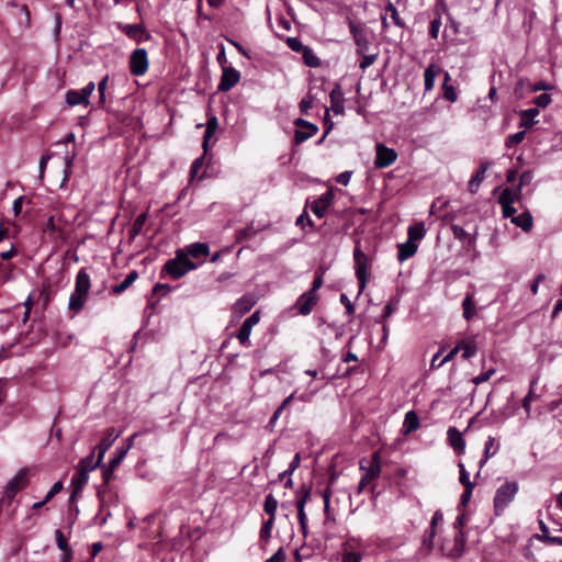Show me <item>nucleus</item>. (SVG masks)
I'll use <instances>...</instances> for the list:
<instances>
[{
	"instance_id": "e433bc0d",
	"label": "nucleus",
	"mask_w": 562,
	"mask_h": 562,
	"mask_svg": "<svg viewBox=\"0 0 562 562\" xmlns=\"http://www.w3.org/2000/svg\"><path fill=\"white\" fill-rule=\"evenodd\" d=\"M120 26L131 38L135 40L137 43L140 42V24H124Z\"/></svg>"
},
{
	"instance_id": "f3484780",
	"label": "nucleus",
	"mask_w": 562,
	"mask_h": 562,
	"mask_svg": "<svg viewBox=\"0 0 562 562\" xmlns=\"http://www.w3.org/2000/svg\"><path fill=\"white\" fill-rule=\"evenodd\" d=\"M448 440L453 450L461 454L465 450V441L462 437V434L456 428L450 427L447 431Z\"/></svg>"
},
{
	"instance_id": "a18cd8bd",
	"label": "nucleus",
	"mask_w": 562,
	"mask_h": 562,
	"mask_svg": "<svg viewBox=\"0 0 562 562\" xmlns=\"http://www.w3.org/2000/svg\"><path fill=\"white\" fill-rule=\"evenodd\" d=\"M313 104H314V97L311 94V91H310L307 93V95L305 98H303L299 103L301 113L307 114L308 110L313 106Z\"/></svg>"
},
{
	"instance_id": "4be33fe9",
	"label": "nucleus",
	"mask_w": 562,
	"mask_h": 562,
	"mask_svg": "<svg viewBox=\"0 0 562 562\" xmlns=\"http://www.w3.org/2000/svg\"><path fill=\"white\" fill-rule=\"evenodd\" d=\"M417 251V245L409 240L398 245L397 259L400 262H404L408 258L413 257Z\"/></svg>"
},
{
	"instance_id": "473e14b6",
	"label": "nucleus",
	"mask_w": 562,
	"mask_h": 562,
	"mask_svg": "<svg viewBox=\"0 0 562 562\" xmlns=\"http://www.w3.org/2000/svg\"><path fill=\"white\" fill-rule=\"evenodd\" d=\"M451 79L450 75L448 71L445 72V80H443V83H442V89H443V98L449 100L450 102H456L457 99H458V94L454 90V88L449 85V80Z\"/></svg>"
},
{
	"instance_id": "f03ea898",
	"label": "nucleus",
	"mask_w": 562,
	"mask_h": 562,
	"mask_svg": "<svg viewBox=\"0 0 562 562\" xmlns=\"http://www.w3.org/2000/svg\"><path fill=\"white\" fill-rule=\"evenodd\" d=\"M518 483L515 481H506L495 492L493 499L496 515H501L504 509L514 501L518 492Z\"/></svg>"
},
{
	"instance_id": "c85d7f7f",
	"label": "nucleus",
	"mask_w": 562,
	"mask_h": 562,
	"mask_svg": "<svg viewBox=\"0 0 562 562\" xmlns=\"http://www.w3.org/2000/svg\"><path fill=\"white\" fill-rule=\"evenodd\" d=\"M405 432H413L419 428V419L415 411H409L405 414L404 424Z\"/></svg>"
},
{
	"instance_id": "c756f323",
	"label": "nucleus",
	"mask_w": 562,
	"mask_h": 562,
	"mask_svg": "<svg viewBox=\"0 0 562 562\" xmlns=\"http://www.w3.org/2000/svg\"><path fill=\"white\" fill-rule=\"evenodd\" d=\"M100 462H101V460H99V457L95 459L94 453L92 452L89 456L81 459L79 461L77 468L80 470L90 472V471L94 470L99 465Z\"/></svg>"
},
{
	"instance_id": "13d9d810",
	"label": "nucleus",
	"mask_w": 562,
	"mask_h": 562,
	"mask_svg": "<svg viewBox=\"0 0 562 562\" xmlns=\"http://www.w3.org/2000/svg\"><path fill=\"white\" fill-rule=\"evenodd\" d=\"M376 59V55L373 54V55H363L360 64H359V67L361 69H367L368 67H370Z\"/></svg>"
},
{
	"instance_id": "58836bf2",
	"label": "nucleus",
	"mask_w": 562,
	"mask_h": 562,
	"mask_svg": "<svg viewBox=\"0 0 562 562\" xmlns=\"http://www.w3.org/2000/svg\"><path fill=\"white\" fill-rule=\"evenodd\" d=\"M250 334H251V328L241 324L236 337L243 346L248 347V346H250V342H249Z\"/></svg>"
},
{
	"instance_id": "423d86ee",
	"label": "nucleus",
	"mask_w": 562,
	"mask_h": 562,
	"mask_svg": "<svg viewBox=\"0 0 562 562\" xmlns=\"http://www.w3.org/2000/svg\"><path fill=\"white\" fill-rule=\"evenodd\" d=\"M349 29L357 46V53L363 55L370 46L367 27L362 24L355 23L352 20H349Z\"/></svg>"
},
{
	"instance_id": "a19ab883",
	"label": "nucleus",
	"mask_w": 562,
	"mask_h": 562,
	"mask_svg": "<svg viewBox=\"0 0 562 562\" xmlns=\"http://www.w3.org/2000/svg\"><path fill=\"white\" fill-rule=\"evenodd\" d=\"M55 538H56V543H57L58 549L61 550L64 552V554L65 553L71 554V551L67 543V540H66L64 533L61 532V530L57 529L55 531Z\"/></svg>"
},
{
	"instance_id": "864d4df0",
	"label": "nucleus",
	"mask_w": 562,
	"mask_h": 562,
	"mask_svg": "<svg viewBox=\"0 0 562 562\" xmlns=\"http://www.w3.org/2000/svg\"><path fill=\"white\" fill-rule=\"evenodd\" d=\"M460 468V483L467 487V486H474V483L470 481L469 473L467 472L464 465L462 463L459 464Z\"/></svg>"
},
{
	"instance_id": "aec40b11",
	"label": "nucleus",
	"mask_w": 562,
	"mask_h": 562,
	"mask_svg": "<svg viewBox=\"0 0 562 562\" xmlns=\"http://www.w3.org/2000/svg\"><path fill=\"white\" fill-rule=\"evenodd\" d=\"M138 279V271L132 270L128 272V274L124 278L123 281L114 285L111 290V292L115 295L122 294L124 291H126L136 280Z\"/></svg>"
},
{
	"instance_id": "39448f33",
	"label": "nucleus",
	"mask_w": 562,
	"mask_h": 562,
	"mask_svg": "<svg viewBox=\"0 0 562 562\" xmlns=\"http://www.w3.org/2000/svg\"><path fill=\"white\" fill-rule=\"evenodd\" d=\"M94 89L95 85L91 81L80 90H68L65 95V101L69 106L80 104L87 106L90 104L89 97L94 91Z\"/></svg>"
},
{
	"instance_id": "2f4dec72",
	"label": "nucleus",
	"mask_w": 562,
	"mask_h": 562,
	"mask_svg": "<svg viewBox=\"0 0 562 562\" xmlns=\"http://www.w3.org/2000/svg\"><path fill=\"white\" fill-rule=\"evenodd\" d=\"M301 54L306 66L316 68L321 65V59L314 54L311 47L305 46Z\"/></svg>"
},
{
	"instance_id": "f257e3e1",
	"label": "nucleus",
	"mask_w": 562,
	"mask_h": 562,
	"mask_svg": "<svg viewBox=\"0 0 562 562\" xmlns=\"http://www.w3.org/2000/svg\"><path fill=\"white\" fill-rule=\"evenodd\" d=\"M91 288L90 277L85 268L80 269L76 276L75 291L70 294L68 307L74 312L80 311Z\"/></svg>"
},
{
	"instance_id": "49530a36",
	"label": "nucleus",
	"mask_w": 562,
	"mask_h": 562,
	"mask_svg": "<svg viewBox=\"0 0 562 562\" xmlns=\"http://www.w3.org/2000/svg\"><path fill=\"white\" fill-rule=\"evenodd\" d=\"M285 43L293 52L296 53H301L305 47V45L297 37H286Z\"/></svg>"
},
{
	"instance_id": "7c9ffc66",
	"label": "nucleus",
	"mask_w": 562,
	"mask_h": 562,
	"mask_svg": "<svg viewBox=\"0 0 562 562\" xmlns=\"http://www.w3.org/2000/svg\"><path fill=\"white\" fill-rule=\"evenodd\" d=\"M539 114V109L530 108L520 112V126L530 127L533 125V119Z\"/></svg>"
},
{
	"instance_id": "c9c22d12",
	"label": "nucleus",
	"mask_w": 562,
	"mask_h": 562,
	"mask_svg": "<svg viewBox=\"0 0 562 562\" xmlns=\"http://www.w3.org/2000/svg\"><path fill=\"white\" fill-rule=\"evenodd\" d=\"M277 508L278 501L274 498L272 494L267 495L263 503V509L270 516V519H274Z\"/></svg>"
},
{
	"instance_id": "5fc2aeb1",
	"label": "nucleus",
	"mask_w": 562,
	"mask_h": 562,
	"mask_svg": "<svg viewBox=\"0 0 562 562\" xmlns=\"http://www.w3.org/2000/svg\"><path fill=\"white\" fill-rule=\"evenodd\" d=\"M63 490V482H55L50 490L47 492L44 502H49L57 493Z\"/></svg>"
},
{
	"instance_id": "ea45409f",
	"label": "nucleus",
	"mask_w": 562,
	"mask_h": 562,
	"mask_svg": "<svg viewBox=\"0 0 562 562\" xmlns=\"http://www.w3.org/2000/svg\"><path fill=\"white\" fill-rule=\"evenodd\" d=\"M274 519H268L262 524V527L259 532V537L263 541H268L271 537V530L273 528Z\"/></svg>"
},
{
	"instance_id": "6e6552de",
	"label": "nucleus",
	"mask_w": 562,
	"mask_h": 562,
	"mask_svg": "<svg viewBox=\"0 0 562 562\" xmlns=\"http://www.w3.org/2000/svg\"><path fill=\"white\" fill-rule=\"evenodd\" d=\"M294 124L297 127L294 134V143L296 145L302 144L303 142L307 140L318 132V127L316 124L303 119H296L294 121Z\"/></svg>"
},
{
	"instance_id": "ddd939ff",
	"label": "nucleus",
	"mask_w": 562,
	"mask_h": 562,
	"mask_svg": "<svg viewBox=\"0 0 562 562\" xmlns=\"http://www.w3.org/2000/svg\"><path fill=\"white\" fill-rule=\"evenodd\" d=\"M334 200V194L330 190L326 191L318 199H316L311 205L312 212L319 218H322L327 209L331 205Z\"/></svg>"
},
{
	"instance_id": "6e6d98bb",
	"label": "nucleus",
	"mask_w": 562,
	"mask_h": 562,
	"mask_svg": "<svg viewBox=\"0 0 562 562\" xmlns=\"http://www.w3.org/2000/svg\"><path fill=\"white\" fill-rule=\"evenodd\" d=\"M259 319H260V313H259L258 311H256V312H255V313H252L249 317H247V318L243 322V324H244L245 326H248L249 328H251V329H252V327H254L255 325H257V324H258Z\"/></svg>"
},
{
	"instance_id": "09e8293b",
	"label": "nucleus",
	"mask_w": 562,
	"mask_h": 562,
	"mask_svg": "<svg viewBox=\"0 0 562 562\" xmlns=\"http://www.w3.org/2000/svg\"><path fill=\"white\" fill-rule=\"evenodd\" d=\"M43 231H44V233L49 234V235H55L58 232V227L55 224V218L53 215L49 216L47 218V221L45 222Z\"/></svg>"
},
{
	"instance_id": "b1692460",
	"label": "nucleus",
	"mask_w": 562,
	"mask_h": 562,
	"mask_svg": "<svg viewBox=\"0 0 562 562\" xmlns=\"http://www.w3.org/2000/svg\"><path fill=\"white\" fill-rule=\"evenodd\" d=\"M512 223L520 227L522 231L529 232L532 228L533 221L531 214L527 211L512 217Z\"/></svg>"
},
{
	"instance_id": "c03bdc74",
	"label": "nucleus",
	"mask_w": 562,
	"mask_h": 562,
	"mask_svg": "<svg viewBox=\"0 0 562 562\" xmlns=\"http://www.w3.org/2000/svg\"><path fill=\"white\" fill-rule=\"evenodd\" d=\"M525 135H526V133L524 131H520V132H517L515 134L507 136V138L505 140L506 147L509 148L514 145L521 143L525 138Z\"/></svg>"
},
{
	"instance_id": "72a5a7b5",
	"label": "nucleus",
	"mask_w": 562,
	"mask_h": 562,
	"mask_svg": "<svg viewBox=\"0 0 562 562\" xmlns=\"http://www.w3.org/2000/svg\"><path fill=\"white\" fill-rule=\"evenodd\" d=\"M462 307H463V317L467 321H470L475 315V312H476L475 311V304H474V301L472 299V295L468 294L463 299Z\"/></svg>"
},
{
	"instance_id": "603ef678",
	"label": "nucleus",
	"mask_w": 562,
	"mask_h": 562,
	"mask_svg": "<svg viewBox=\"0 0 562 562\" xmlns=\"http://www.w3.org/2000/svg\"><path fill=\"white\" fill-rule=\"evenodd\" d=\"M441 26V20L440 18H436L430 22L429 25V35L431 38H437L439 34V30Z\"/></svg>"
},
{
	"instance_id": "412c9836",
	"label": "nucleus",
	"mask_w": 562,
	"mask_h": 562,
	"mask_svg": "<svg viewBox=\"0 0 562 562\" xmlns=\"http://www.w3.org/2000/svg\"><path fill=\"white\" fill-rule=\"evenodd\" d=\"M128 449L130 446L117 448L116 456L110 461V469L103 471V479L105 483L110 481L112 470L121 463Z\"/></svg>"
},
{
	"instance_id": "338daca9",
	"label": "nucleus",
	"mask_w": 562,
	"mask_h": 562,
	"mask_svg": "<svg viewBox=\"0 0 562 562\" xmlns=\"http://www.w3.org/2000/svg\"><path fill=\"white\" fill-rule=\"evenodd\" d=\"M330 110L335 114H342L345 111L344 100L330 102Z\"/></svg>"
},
{
	"instance_id": "774afa93",
	"label": "nucleus",
	"mask_w": 562,
	"mask_h": 562,
	"mask_svg": "<svg viewBox=\"0 0 562 562\" xmlns=\"http://www.w3.org/2000/svg\"><path fill=\"white\" fill-rule=\"evenodd\" d=\"M539 526H540V530H541L540 539H541L542 541L548 542V541H549V538H551V537H552V536L550 535V531H549L548 526H547L543 521H540V522H539Z\"/></svg>"
},
{
	"instance_id": "2eb2a0df",
	"label": "nucleus",
	"mask_w": 562,
	"mask_h": 562,
	"mask_svg": "<svg viewBox=\"0 0 562 562\" xmlns=\"http://www.w3.org/2000/svg\"><path fill=\"white\" fill-rule=\"evenodd\" d=\"M360 469L364 471L362 477L366 480L372 481L376 479L381 473V462H380V453L374 452L372 454L370 464L368 468H364L362 464L360 465Z\"/></svg>"
},
{
	"instance_id": "bb28decb",
	"label": "nucleus",
	"mask_w": 562,
	"mask_h": 562,
	"mask_svg": "<svg viewBox=\"0 0 562 562\" xmlns=\"http://www.w3.org/2000/svg\"><path fill=\"white\" fill-rule=\"evenodd\" d=\"M407 234L408 240L412 243L423 239L424 236L426 235L425 224L423 222H419L411 225L408 227Z\"/></svg>"
},
{
	"instance_id": "de8ad7c7",
	"label": "nucleus",
	"mask_w": 562,
	"mask_h": 562,
	"mask_svg": "<svg viewBox=\"0 0 562 562\" xmlns=\"http://www.w3.org/2000/svg\"><path fill=\"white\" fill-rule=\"evenodd\" d=\"M300 462H301V457L299 453H296L294 456V458L292 459L290 465L288 467V470H285L284 472H282L280 474V477L283 479L285 475H290L292 474L300 465Z\"/></svg>"
},
{
	"instance_id": "a211bd4d",
	"label": "nucleus",
	"mask_w": 562,
	"mask_h": 562,
	"mask_svg": "<svg viewBox=\"0 0 562 562\" xmlns=\"http://www.w3.org/2000/svg\"><path fill=\"white\" fill-rule=\"evenodd\" d=\"M490 167V162H482L475 175L470 179L468 188L469 191L474 194L477 192L481 183L485 179V173Z\"/></svg>"
},
{
	"instance_id": "052dcab7",
	"label": "nucleus",
	"mask_w": 562,
	"mask_h": 562,
	"mask_svg": "<svg viewBox=\"0 0 562 562\" xmlns=\"http://www.w3.org/2000/svg\"><path fill=\"white\" fill-rule=\"evenodd\" d=\"M340 302L345 305L347 314L348 315H352L353 312H355V306L350 302V300L347 296V294H345V293L340 294Z\"/></svg>"
},
{
	"instance_id": "393cba45",
	"label": "nucleus",
	"mask_w": 562,
	"mask_h": 562,
	"mask_svg": "<svg viewBox=\"0 0 562 562\" xmlns=\"http://www.w3.org/2000/svg\"><path fill=\"white\" fill-rule=\"evenodd\" d=\"M209 245L205 243H195L191 244L187 247V256L190 255L191 257L199 259L201 257H205L209 255Z\"/></svg>"
},
{
	"instance_id": "4468645a",
	"label": "nucleus",
	"mask_w": 562,
	"mask_h": 562,
	"mask_svg": "<svg viewBox=\"0 0 562 562\" xmlns=\"http://www.w3.org/2000/svg\"><path fill=\"white\" fill-rule=\"evenodd\" d=\"M89 481V472L85 470H80L77 468L76 473L71 477V487L72 492L70 495V501H74L78 497Z\"/></svg>"
},
{
	"instance_id": "dca6fc26",
	"label": "nucleus",
	"mask_w": 562,
	"mask_h": 562,
	"mask_svg": "<svg viewBox=\"0 0 562 562\" xmlns=\"http://www.w3.org/2000/svg\"><path fill=\"white\" fill-rule=\"evenodd\" d=\"M120 432L116 431L115 428H109L106 430L105 436L101 439L100 443L95 447L99 454V460L103 459L104 453L108 449L113 445V442L119 438Z\"/></svg>"
},
{
	"instance_id": "1a4fd4ad",
	"label": "nucleus",
	"mask_w": 562,
	"mask_h": 562,
	"mask_svg": "<svg viewBox=\"0 0 562 562\" xmlns=\"http://www.w3.org/2000/svg\"><path fill=\"white\" fill-rule=\"evenodd\" d=\"M397 158V153L390 147L379 143L375 146V160L374 165L376 168H386L391 166Z\"/></svg>"
},
{
	"instance_id": "0eeeda50",
	"label": "nucleus",
	"mask_w": 562,
	"mask_h": 562,
	"mask_svg": "<svg viewBox=\"0 0 562 562\" xmlns=\"http://www.w3.org/2000/svg\"><path fill=\"white\" fill-rule=\"evenodd\" d=\"M29 483V471L21 469L5 485V496L10 499L23 490Z\"/></svg>"
},
{
	"instance_id": "9d476101",
	"label": "nucleus",
	"mask_w": 562,
	"mask_h": 562,
	"mask_svg": "<svg viewBox=\"0 0 562 562\" xmlns=\"http://www.w3.org/2000/svg\"><path fill=\"white\" fill-rule=\"evenodd\" d=\"M240 79V74L233 67H223L222 77L217 86L218 91H229Z\"/></svg>"
},
{
	"instance_id": "7ed1b4c3",
	"label": "nucleus",
	"mask_w": 562,
	"mask_h": 562,
	"mask_svg": "<svg viewBox=\"0 0 562 562\" xmlns=\"http://www.w3.org/2000/svg\"><path fill=\"white\" fill-rule=\"evenodd\" d=\"M196 268V265L189 259L182 250H178L173 259L168 260L164 266V271L173 279H179L188 271Z\"/></svg>"
},
{
	"instance_id": "680f3d73",
	"label": "nucleus",
	"mask_w": 562,
	"mask_h": 562,
	"mask_svg": "<svg viewBox=\"0 0 562 562\" xmlns=\"http://www.w3.org/2000/svg\"><path fill=\"white\" fill-rule=\"evenodd\" d=\"M285 553L283 548H279L266 562H284Z\"/></svg>"
},
{
	"instance_id": "bf43d9fd",
	"label": "nucleus",
	"mask_w": 562,
	"mask_h": 562,
	"mask_svg": "<svg viewBox=\"0 0 562 562\" xmlns=\"http://www.w3.org/2000/svg\"><path fill=\"white\" fill-rule=\"evenodd\" d=\"M330 102L344 100V93L341 87L336 85L335 88L329 93Z\"/></svg>"
},
{
	"instance_id": "f8f14e48",
	"label": "nucleus",
	"mask_w": 562,
	"mask_h": 562,
	"mask_svg": "<svg viewBox=\"0 0 562 562\" xmlns=\"http://www.w3.org/2000/svg\"><path fill=\"white\" fill-rule=\"evenodd\" d=\"M311 496V488L306 485H302L301 488L296 492V509H297V519L300 525L306 522V514H305V504Z\"/></svg>"
},
{
	"instance_id": "79ce46f5",
	"label": "nucleus",
	"mask_w": 562,
	"mask_h": 562,
	"mask_svg": "<svg viewBox=\"0 0 562 562\" xmlns=\"http://www.w3.org/2000/svg\"><path fill=\"white\" fill-rule=\"evenodd\" d=\"M496 372L495 368H490L488 370L482 372L481 374L474 376L471 381L475 385H480L486 381H488L492 375Z\"/></svg>"
},
{
	"instance_id": "f704fd0d",
	"label": "nucleus",
	"mask_w": 562,
	"mask_h": 562,
	"mask_svg": "<svg viewBox=\"0 0 562 562\" xmlns=\"http://www.w3.org/2000/svg\"><path fill=\"white\" fill-rule=\"evenodd\" d=\"M130 69L132 75L140 76V48H135L132 52Z\"/></svg>"
},
{
	"instance_id": "9b49d317",
	"label": "nucleus",
	"mask_w": 562,
	"mask_h": 562,
	"mask_svg": "<svg viewBox=\"0 0 562 562\" xmlns=\"http://www.w3.org/2000/svg\"><path fill=\"white\" fill-rule=\"evenodd\" d=\"M317 301V294H312L311 292L306 291L299 296L293 308L296 310L300 315L306 316L311 314Z\"/></svg>"
},
{
	"instance_id": "69168bd1",
	"label": "nucleus",
	"mask_w": 562,
	"mask_h": 562,
	"mask_svg": "<svg viewBox=\"0 0 562 562\" xmlns=\"http://www.w3.org/2000/svg\"><path fill=\"white\" fill-rule=\"evenodd\" d=\"M323 285V273L315 277L312 288L308 290L312 294H317V290Z\"/></svg>"
},
{
	"instance_id": "4c0bfd02",
	"label": "nucleus",
	"mask_w": 562,
	"mask_h": 562,
	"mask_svg": "<svg viewBox=\"0 0 562 562\" xmlns=\"http://www.w3.org/2000/svg\"><path fill=\"white\" fill-rule=\"evenodd\" d=\"M459 346H460V350H462L463 359L472 358L477 351L475 344L472 341L462 342Z\"/></svg>"
},
{
	"instance_id": "cd10ccee",
	"label": "nucleus",
	"mask_w": 562,
	"mask_h": 562,
	"mask_svg": "<svg viewBox=\"0 0 562 562\" xmlns=\"http://www.w3.org/2000/svg\"><path fill=\"white\" fill-rule=\"evenodd\" d=\"M439 67L430 64L424 72L425 91H430L435 86V79L439 71Z\"/></svg>"
},
{
	"instance_id": "5701e85b",
	"label": "nucleus",
	"mask_w": 562,
	"mask_h": 562,
	"mask_svg": "<svg viewBox=\"0 0 562 562\" xmlns=\"http://www.w3.org/2000/svg\"><path fill=\"white\" fill-rule=\"evenodd\" d=\"M499 449V445L496 443V440L494 437H488L485 441V448H484V457L480 461V468H483L484 464L487 462V460L492 457H494Z\"/></svg>"
},
{
	"instance_id": "4d7b16f0",
	"label": "nucleus",
	"mask_w": 562,
	"mask_h": 562,
	"mask_svg": "<svg viewBox=\"0 0 562 562\" xmlns=\"http://www.w3.org/2000/svg\"><path fill=\"white\" fill-rule=\"evenodd\" d=\"M387 11L391 12L392 20L397 26H404V22L401 20L396 8L392 3L387 5Z\"/></svg>"
},
{
	"instance_id": "37998d69",
	"label": "nucleus",
	"mask_w": 562,
	"mask_h": 562,
	"mask_svg": "<svg viewBox=\"0 0 562 562\" xmlns=\"http://www.w3.org/2000/svg\"><path fill=\"white\" fill-rule=\"evenodd\" d=\"M435 536H436V531L429 530L428 536L423 540L420 551H423L425 554H428L432 550Z\"/></svg>"
},
{
	"instance_id": "a878e982",
	"label": "nucleus",
	"mask_w": 562,
	"mask_h": 562,
	"mask_svg": "<svg viewBox=\"0 0 562 562\" xmlns=\"http://www.w3.org/2000/svg\"><path fill=\"white\" fill-rule=\"evenodd\" d=\"M519 195H520V191H518V189L513 190V189L506 188L502 191V193L498 198V203L501 205H513L519 199Z\"/></svg>"
},
{
	"instance_id": "20e7f679",
	"label": "nucleus",
	"mask_w": 562,
	"mask_h": 562,
	"mask_svg": "<svg viewBox=\"0 0 562 562\" xmlns=\"http://www.w3.org/2000/svg\"><path fill=\"white\" fill-rule=\"evenodd\" d=\"M353 260L356 277L359 281V292L361 293L367 286L368 280L370 278L371 263L368 256L362 251L359 241H357V245L353 249Z\"/></svg>"
},
{
	"instance_id": "e2e57ef3",
	"label": "nucleus",
	"mask_w": 562,
	"mask_h": 562,
	"mask_svg": "<svg viewBox=\"0 0 562 562\" xmlns=\"http://www.w3.org/2000/svg\"><path fill=\"white\" fill-rule=\"evenodd\" d=\"M451 229H452L454 238H457V239L462 240V239H465L468 236V233L465 232V229L459 225H453L451 227Z\"/></svg>"
},
{
	"instance_id": "0e129e2a",
	"label": "nucleus",
	"mask_w": 562,
	"mask_h": 562,
	"mask_svg": "<svg viewBox=\"0 0 562 562\" xmlns=\"http://www.w3.org/2000/svg\"><path fill=\"white\" fill-rule=\"evenodd\" d=\"M532 180V172L531 171H524L519 179V186L518 191H521V187L525 184H528Z\"/></svg>"
},
{
	"instance_id": "8fccbe9b",
	"label": "nucleus",
	"mask_w": 562,
	"mask_h": 562,
	"mask_svg": "<svg viewBox=\"0 0 562 562\" xmlns=\"http://www.w3.org/2000/svg\"><path fill=\"white\" fill-rule=\"evenodd\" d=\"M203 165H204V156H201V157L196 158L192 162L191 168H190L191 180L196 177L199 170L203 167Z\"/></svg>"
},
{
	"instance_id": "6ab92c4d",
	"label": "nucleus",
	"mask_w": 562,
	"mask_h": 562,
	"mask_svg": "<svg viewBox=\"0 0 562 562\" xmlns=\"http://www.w3.org/2000/svg\"><path fill=\"white\" fill-rule=\"evenodd\" d=\"M464 541V533L462 531H459L454 537L453 548L446 552L445 544H442L441 551L449 558H458L463 553Z\"/></svg>"
},
{
	"instance_id": "3c124183",
	"label": "nucleus",
	"mask_w": 562,
	"mask_h": 562,
	"mask_svg": "<svg viewBox=\"0 0 562 562\" xmlns=\"http://www.w3.org/2000/svg\"><path fill=\"white\" fill-rule=\"evenodd\" d=\"M550 102H551V95L548 94V93L539 94L533 100V103L536 104L537 109L538 108H546V106H548L550 104Z\"/></svg>"
}]
</instances>
